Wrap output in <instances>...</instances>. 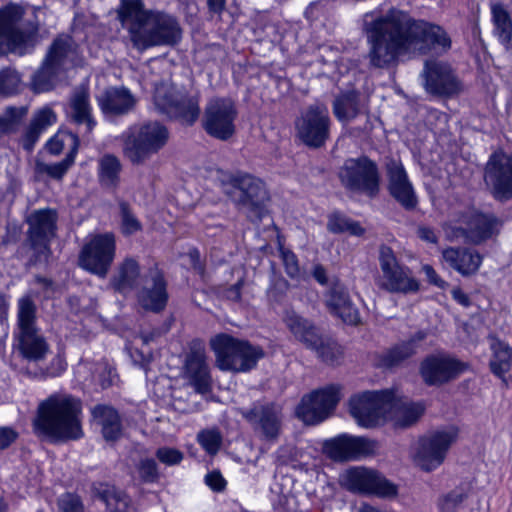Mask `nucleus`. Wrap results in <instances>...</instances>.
Segmentation results:
<instances>
[{"mask_svg":"<svg viewBox=\"0 0 512 512\" xmlns=\"http://www.w3.org/2000/svg\"><path fill=\"white\" fill-rule=\"evenodd\" d=\"M362 28L369 44L367 58L374 68H389L411 50L426 54L432 48L446 51L451 47V40L441 27L415 20L397 8L365 13Z\"/></svg>","mask_w":512,"mask_h":512,"instance_id":"f257e3e1","label":"nucleus"},{"mask_svg":"<svg viewBox=\"0 0 512 512\" xmlns=\"http://www.w3.org/2000/svg\"><path fill=\"white\" fill-rule=\"evenodd\" d=\"M118 18L127 25L133 47L139 51L156 46L173 47L182 39V28L175 16L147 10L142 0H121Z\"/></svg>","mask_w":512,"mask_h":512,"instance_id":"f03ea898","label":"nucleus"},{"mask_svg":"<svg viewBox=\"0 0 512 512\" xmlns=\"http://www.w3.org/2000/svg\"><path fill=\"white\" fill-rule=\"evenodd\" d=\"M81 401L66 393H54L41 401L33 421L35 430L59 441L77 440L83 436Z\"/></svg>","mask_w":512,"mask_h":512,"instance_id":"7ed1b4c3","label":"nucleus"},{"mask_svg":"<svg viewBox=\"0 0 512 512\" xmlns=\"http://www.w3.org/2000/svg\"><path fill=\"white\" fill-rule=\"evenodd\" d=\"M224 192L239 211L253 223H259L267 214L269 194L265 184L248 173L236 172L223 177Z\"/></svg>","mask_w":512,"mask_h":512,"instance_id":"20e7f679","label":"nucleus"},{"mask_svg":"<svg viewBox=\"0 0 512 512\" xmlns=\"http://www.w3.org/2000/svg\"><path fill=\"white\" fill-rule=\"evenodd\" d=\"M24 14L20 5L8 4L0 8V55L22 56L34 48L38 26L31 22L22 23Z\"/></svg>","mask_w":512,"mask_h":512,"instance_id":"39448f33","label":"nucleus"},{"mask_svg":"<svg viewBox=\"0 0 512 512\" xmlns=\"http://www.w3.org/2000/svg\"><path fill=\"white\" fill-rule=\"evenodd\" d=\"M210 345L216 356V366L223 371L248 372L264 357L261 347L226 333L214 336Z\"/></svg>","mask_w":512,"mask_h":512,"instance_id":"423d86ee","label":"nucleus"},{"mask_svg":"<svg viewBox=\"0 0 512 512\" xmlns=\"http://www.w3.org/2000/svg\"><path fill=\"white\" fill-rule=\"evenodd\" d=\"M169 139L167 128L157 121L130 127L121 135L123 155L133 165H143Z\"/></svg>","mask_w":512,"mask_h":512,"instance_id":"0eeeda50","label":"nucleus"},{"mask_svg":"<svg viewBox=\"0 0 512 512\" xmlns=\"http://www.w3.org/2000/svg\"><path fill=\"white\" fill-rule=\"evenodd\" d=\"M338 178L349 192L376 198L380 192V173L376 162L362 155L348 158L339 168Z\"/></svg>","mask_w":512,"mask_h":512,"instance_id":"6e6552de","label":"nucleus"},{"mask_svg":"<svg viewBox=\"0 0 512 512\" xmlns=\"http://www.w3.org/2000/svg\"><path fill=\"white\" fill-rule=\"evenodd\" d=\"M295 136L305 146L320 149L330 138L331 118L324 104L315 103L302 110L295 119Z\"/></svg>","mask_w":512,"mask_h":512,"instance_id":"1a4fd4ad","label":"nucleus"},{"mask_svg":"<svg viewBox=\"0 0 512 512\" xmlns=\"http://www.w3.org/2000/svg\"><path fill=\"white\" fill-rule=\"evenodd\" d=\"M392 391H364L353 395L349 400L352 417L364 428H374L386 421Z\"/></svg>","mask_w":512,"mask_h":512,"instance_id":"9d476101","label":"nucleus"},{"mask_svg":"<svg viewBox=\"0 0 512 512\" xmlns=\"http://www.w3.org/2000/svg\"><path fill=\"white\" fill-rule=\"evenodd\" d=\"M116 254V241L112 233L92 237L81 249L78 264L84 270L105 278Z\"/></svg>","mask_w":512,"mask_h":512,"instance_id":"9b49d317","label":"nucleus"},{"mask_svg":"<svg viewBox=\"0 0 512 512\" xmlns=\"http://www.w3.org/2000/svg\"><path fill=\"white\" fill-rule=\"evenodd\" d=\"M237 115L236 105L231 98H212L204 110L203 128L209 136L227 141L235 134Z\"/></svg>","mask_w":512,"mask_h":512,"instance_id":"f8f14e48","label":"nucleus"},{"mask_svg":"<svg viewBox=\"0 0 512 512\" xmlns=\"http://www.w3.org/2000/svg\"><path fill=\"white\" fill-rule=\"evenodd\" d=\"M378 260L382 271L381 288L388 292L404 294L419 290V283L412 275L411 270L398 262L389 246H380Z\"/></svg>","mask_w":512,"mask_h":512,"instance_id":"ddd939ff","label":"nucleus"},{"mask_svg":"<svg viewBox=\"0 0 512 512\" xmlns=\"http://www.w3.org/2000/svg\"><path fill=\"white\" fill-rule=\"evenodd\" d=\"M71 47L72 39L69 36H61L53 41L42 66L32 77L31 88L34 92H47L55 87Z\"/></svg>","mask_w":512,"mask_h":512,"instance_id":"4468645a","label":"nucleus"},{"mask_svg":"<svg viewBox=\"0 0 512 512\" xmlns=\"http://www.w3.org/2000/svg\"><path fill=\"white\" fill-rule=\"evenodd\" d=\"M484 183L498 202L512 199V155L502 151L491 154L484 168Z\"/></svg>","mask_w":512,"mask_h":512,"instance_id":"2eb2a0df","label":"nucleus"},{"mask_svg":"<svg viewBox=\"0 0 512 512\" xmlns=\"http://www.w3.org/2000/svg\"><path fill=\"white\" fill-rule=\"evenodd\" d=\"M458 430L451 427L436 431L419 441L414 462L424 471H432L440 466L451 445L456 441Z\"/></svg>","mask_w":512,"mask_h":512,"instance_id":"dca6fc26","label":"nucleus"},{"mask_svg":"<svg viewBox=\"0 0 512 512\" xmlns=\"http://www.w3.org/2000/svg\"><path fill=\"white\" fill-rule=\"evenodd\" d=\"M341 398V387L329 385L305 395L296 413L306 424H317L325 420L335 409Z\"/></svg>","mask_w":512,"mask_h":512,"instance_id":"f3484780","label":"nucleus"},{"mask_svg":"<svg viewBox=\"0 0 512 512\" xmlns=\"http://www.w3.org/2000/svg\"><path fill=\"white\" fill-rule=\"evenodd\" d=\"M342 484L349 491L372 494L379 497H394L397 487L378 471L366 467H353L342 475Z\"/></svg>","mask_w":512,"mask_h":512,"instance_id":"a211bd4d","label":"nucleus"},{"mask_svg":"<svg viewBox=\"0 0 512 512\" xmlns=\"http://www.w3.org/2000/svg\"><path fill=\"white\" fill-rule=\"evenodd\" d=\"M57 218L53 209L35 210L27 218V242L37 261L48 256L49 243L55 236Z\"/></svg>","mask_w":512,"mask_h":512,"instance_id":"6ab92c4d","label":"nucleus"},{"mask_svg":"<svg viewBox=\"0 0 512 512\" xmlns=\"http://www.w3.org/2000/svg\"><path fill=\"white\" fill-rule=\"evenodd\" d=\"M242 415L261 440L276 442L279 439L283 425L280 406L274 403H257L242 412Z\"/></svg>","mask_w":512,"mask_h":512,"instance_id":"aec40b11","label":"nucleus"},{"mask_svg":"<svg viewBox=\"0 0 512 512\" xmlns=\"http://www.w3.org/2000/svg\"><path fill=\"white\" fill-rule=\"evenodd\" d=\"M378 442L366 437L343 434L325 441L323 450L332 460L351 461L375 455Z\"/></svg>","mask_w":512,"mask_h":512,"instance_id":"412c9836","label":"nucleus"},{"mask_svg":"<svg viewBox=\"0 0 512 512\" xmlns=\"http://www.w3.org/2000/svg\"><path fill=\"white\" fill-rule=\"evenodd\" d=\"M467 364L447 354H433L423 359L420 375L429 386H441L457 379Z\"/></svg>","mask_w":512,"mask_h":512,"instance_id":"4be33fe9","label":"nucleus"},{"mask_svg":"<svg viewBox=\"0 0 512 512\" xmlns=\"http://www.w3.org/2000/svg\"><path fill=\"white\" fill-rule=\"evenodd\" d=\"M423 76L425 90L433 96L452 98L462 91L460 80L447 63L426 61Z\"/></svg>","mask_w":512,"mask_h":512,"instance_id":"5701e85b","label":"nucleus"},{"mask_svg":"<svg viewBox=\"0 0 512 512\" xmlns=\"http://www.w3.org/2000/svg\"><path fill=\"white\" fill-rule=\"evenodd\" d=\"M138 302L142 308L154 313L163 311L168 302L167 282L163 272L151 267L144 278V286L138 292Z\"/></svg>","mask_w":512,"mask_h":512,"instance_id":"b1692460","label":"nucleus"},{"mask_svg":"<svg viewBox=\"0 0 512 512\" xmlns=\"http://www.w3.org/2000/svg\"><path fill=\"white\" fill-rule=\"evenodd\" d=\"M385 168L390 195L405 209H414L417 205V197L402 163L389 159Z\"/></svg>","mask_w":512,"mask_h":512,"instance_id":"393cba45","label":"nucleus"},{"mask_svg":"<svg viewBox=\"0 0 512 512\" xmlns=\"http://www.w3.org/2000/svg\"><path fill=\"white\" fill-rule=\"evenodd\" d=\"M503 224L504 220L493 213L476 212L469 217L466 228H460L458 232L466 242L479 245L497 236Z\"/></svg>","mask_w":512,"mask_h":512,"instance_id":"a878e982","label":"nucleus"},{"mask_svg":"<svg viewBox=\"0 0 512 512\" xmlns=\"http://www.w3.org/2000/svg\"><path fill=\"white\" fill-rule=\"evenodd\" d=\"M325 304L333 315L339 317L344 323L357 325L360 322L358 309L353 304L346 287L334 280L325 293Z\"/></svg>","mask_w":512,"mask_h":512,"instance_id":"bb28decb","label":"nucleus"},{"mask_svg":"<svg viewBox=\"0 0 512 512\" xmlns=\"http://www.w3.org/2000/svg\"><path fill=\"white\" fill-rule=\"evenodd\" d=\"M98 105L107 117L122 116L133 110L135 97L124 87H111L97 97Z\"/></svg>","mask_w":512,"mask_h":512,"instance_id":"cd10ccee","label":"nucleus"},{"mask_svg":"<svg viewBox=\"0 0 512 512\" xmlns=\"http://www.w3.org/2000/svg\"><path fill=\"white\" fill-rule=\"evenodd\" d=\"M186 374L195 391L200 394H206L211 389V378L204 348L199 345L191 350L187 356Z\"/></svg>","mask_w":512,"mask_h":512,"instance_id":"c85d7f7f","label":"nucleus"},{"mask_svg":"<svg viewBox=\"0 0 512 512\" xmlns=\"http://www.w3.org/2000/svg\"><path fill=\"white\" fill-rule=\"evenodd\" d=\"M16 340L20 355L29 362H39L49 352V344L40 329L18 332Z\"/></svg>","mask_w":512,"mask_h":512,"instance_id":"c756f323","label":"nucleus"},{"mask_svg":"<svg viewBox=\"0 0 512 512\" xmlns=\"http://www.w3.org/2000/svg\"><path fill=\"white\" fill-rule=\"evenodd\" d=\"M443 259L462 276L474 275L482 263V256L469 248H447L442 253Z\"/></svg>","mask_w":512,"mask_h":512,"instance_id":"7c9ffc66","label":"nucleus"},{"mask_svg":"<svg viewBox=\"0 0 512 512\" xmlns=\"http://www.w3.org/2000/svg\"><path fill=\"white\" fill-rule=\"evenodd\" d=\"M283 321L296 340L311 349L321 337L318 328L309 319H306L293 310H286Z\"/></svg>","mask_w":512,"mask_h":512,"instance_id":"2f4dec72","label":"nucleus"},{"mask_svg":"<svg viewBox=\"0 0 512 512\" xmlns=\"http://www.w3.org/2000/svg\"><path fill=\"white\" fill-rule=\"evenodd\" d=\"M70 118L77 125L84 126L85 133H90L96 122L92 116L89 90L85 86L77 87L70 98Z\"/></svg>","mask_w":512,"mask_h":512,"instance_id":"473e14b6","label":"nucleus"},{"mask_svg":"<svg viewBox=\"0 0 512 512\" xmlns=\"http://www.w3.org/2000/svg\"><path fill=\"white\" fill-rule=\"evenodd\" d=\"M139 278L140 266L138 262L134 258L127 257L116 267L110 284L115 291L126 294L138 286Z\"/></svg>","mask_w":512,"mask_h":512,"instance_id":"72a5a7b5","label":"nucleus"},{"mask_svg":"<svg viewBox=\"0 0 512 512\" xmlns=\"http://www.w3.org/2000/svg\"><path fill=\"white\" fill-rule=\"evenodd\" d=\"M92 415L96 423L101 426V432L106 441H116L121 437L122 424L120 416L112 406L98 404L93 407Z\"/></svg>","mask_w":512,"mask_h":512,"instance_id":"f704fd0d","label":"nucleus"},{"mask_svg":"<svg viewBox=\"0 0 512 512\" xmlns=\"http://www.w3.org/2000/svg\"><path fill=\"white\" fill-rule=\"evenodd\" d=\"M424 412L420 403H409L395 400L392 393L391 404L388 406L386 421H392L395 427L406 428L414 424Z\"/></svg>","mask_w":512,"mask_h":512,"instance_id":"c9c22d12","label":"nucleus"},{"mask_svg":"<svg viewBox=\"0 0 512 512\" xmlns=\"http://www.w3.org/2000/svg\"><path fill=\"white\" fill-rule=\"evenodd\" d=\"M426 336V332L418 331L409 340L396 345L390 350H387L380 357L381 365L387 368H391L410 358L416 353L418 344L423 341Z\"/></svg>","mask_w":512,"mask_h":512,"instance_id":"e433bc0d","label":"nucleus"},{"mask_svg":"<svg viewBox=\"0 0 512 512\" xmlns=\"http://www.w3.org/2000/svg\"><path fill=\"white\" fill-rule=\"evenodd\" d=\"M95 496L106 504L110 512H135L130 497L115 487L99 484L94 488Z\"/></svg>","mask_w":512,"mask_h":512,"instance_id":"4c0bfd02","label":"nucleus"},{"mask_svg":"<svg viewBox=\"0 0 512 512\" xmlns=\"http://www.w3.org/2000/svg\"><path fill=\"white\" fill-rule=\"evenodd\" d=\"M122 163L111 153L102 155L98 160V180L102 187L116 189L120 183Z\"/></svg>","mask_w":512,"mask_h":512,"instance_id":"58836bf2","label":"nucleus"},{"mask_svg":"<svg viewBox=\"0 0 512 512\" xmlns=\"http://www.w3.org/2000/svg\"><path fill=\"white\" fill-rule=\"evenodd\" d=\"M492 22L494 25V34L499 41L506 47H512V19L509 12L502 4L495 3L491 5Z\"/></svg>","mask_w":512,"mask_h":512,"instance_id":"ea45409f","label":"nucleus"},{"mask_svg":"<svg viewBox=\"0 0 512 512\" xmlns=\"http://www.w3.org/2000/svg\"><path fill=\"white\" fill-rule=\"evenodd\" d=\"M56 121V115L52 109L45 107L39 110L31 120L25 132L24 148L31 150L40 134Z\"/></svg>","mask_w":512,"mask_h":512,"instance_id":"a19ab883","label":"nucleus"},{"mask_svg":"<svg viewBox=\"0 0 512 512\" xmlns=\"http://www.w3.org/2000/svg\"><path fill=\"white\" fill-rule=\"evenodd\" d=\"M333 113L340 122H349L360 113V98L356 92L338 95L333 101Z\"/></svg>","mask_w":512,"mask_h":512,"instance_id":"79ce46f5","label":"nucleus"},{"mask_svg":"<svg viewBox=\"0 0 512 512\" xmlns=\"http://www.w3.org/2000/svg\"><path fill=\"white\" fill-rule=\"evenodd\" d=\"M178 93L173 85L162 81L155 84L153 100L156 108L163 114H175L177 109L173 104L178 100Z\"/></svg>","mask_w":512,"mask_h":512,"instance_id":"37998d69","label":"nucleus"},{"mask_svg":"<svg viewBox=\"0 0 512 512\" xmlns=\"http://www.w3.org/2000/svg\"><path fill=\"white\" fill-rule=\"evenodd\" d=\"M493 356L490 360V369L496 376L503 378L511 369L512 365V348L502 342L496 341L491 346Z\"/></svg>","mask_w":512,"mask_h":512,"instance_id":"c03bdc74","label":"nucleus"},{"mask_svg":"<svg viewBox=\"0 0 512 512\" xmlns=\"http://www.w3.org/2000/svg\"><path fill=\"white\" fill-rule=\"evenodd\" d=\"M315 346L311 350L315 351L318 358L325 364L335 366L342 362L343 348L333 339L321 335Z\"/></svg>","mask_w":512,"mask_h":512,"instance_id":"a18cd8bd","label":"nucleus"},{"mask_svg":"<svg viewBox=\"0 0 512 512\" xmlns=\"http://www.w3.org/2000/svg\"><path fill=\"white\" fill-rule=\"evenodd\" d=\"M178 110L175 114H168L170 118L179 119L186 124H193L200 114L199 99L197 96L180 94L178 100L173 104Z\"/></svg>","mask_w":512,"mask_h":512,"instance_id":"49530a36","label":"nucleus"},{"mask_svg":"<svg viewBox=\"0 0 512 512\" xmlns=\"http://www.w3.org/2000/svg\"><path fill=\"white\" fill-rule=\"evenodd\" d=\"M37 307L30 296L18 300L17 327L18 332L39 329L36 325Z\"/></svg>","mask_w":512,"mask_h":512,"instance_id":"de8ad7c7","label":"nucleus"},{"mask_svg":"<svg viewBox=\"0 0 512 512\" xmlns=\"http://www.w3.org/2000/svg\"><path fill=\"white\" fill-rule=\"evenodd\" d=\"M76 153L77 142L75 141L72 149L62 161L55 164L37 162L36 171L40 174H46L53 179H62L68 169L73 165Z\"/></svg>","mask_w":512,"mask_h":512,"instance_id":"09e8293b","label":"nucleus"},{"mask_svg":"<svg viewBox=\"0 0 512 512\" xmlns=\"http://www.w3.org/2000/svg\"><path fill=\"white\" fill-rule=\"evenodd\" d=\"M120 229L123 235L130 236L142 230V224L133 212L130 204L124 200L118 202Z\"/></svg>","mask_w":512,"mask_h":512,"instance_id":"8fccbe9b","label":"nucleus"},{"mask_svg":"<svg viewBox=\"0 0 512 512\" xmlns=\"http://www.w3.org/2000/svg\"><path fill=\"white\" fill-rule=\"evenodd\" d=\"M197 441L209 455H215L222 445V435L219 429H203L197 434Z\"/></svg>","mask_w":512,"mask_h":512,"instance_id":"3c124183","label":"nucleus"},{"mask_svg":"<svg viewBox=\"0 0 512 512\" xmlns=\"http://www.w3.org/2000/svg\"><path fill=\"white\" fill-rule=\"evenodd\" d=\"M140 479L145 483H155L160 478L158 465L152 458L141 459L137 465Z\"/></svg>","mask_w":512,"mask_h":512,"instance_id":"603ef678","label":"nucleus"},{"mask_svg":"<svg viewBox=\"0 0 512 512\" xmlns=\"http://www.w3.org/2000/svg\"><path fill=\"white\" fill-rule=\"evenodd\" d=\"M20 85L19 74L11 69L0 72V95L7 96L15 93Z\"/></svg>","mask_w":512,"mask_h":512,"instance_id":"864d4df0","label":"nucleus"},{"mask_svg":"<svg viewBox=\"0 0 512 512\" xmlns=\"http://www.w3.org/2000/svg\"><path fill=\"white\" fill-rule=\"evenodd\" d=\"M466 497L467 494L463 490H453L440 500V510L442 512H456Z\"/></svg>","mask_w":512,"mask_h":512,"instance_id":"5fc2aeb1","label":"nucleus"},{"mask_svg":"<svg viewBox=\"0 0 512 512\" xmlns=\"http://www.w3.org/2000/svg\"><path fill=\"white\" fill-rule=\"evenodd\" d=\"M156 458L167 466H174L181 463L184 458V454L172 447H160L155 452Z\"/></svg>","mask_w":512,"mask_h":512,"instance_id":"6e6d98bb","label":"nucleus"},{"mask_svg":"<svg viewBox=\"0 0 512 512\" xmlns=\"http://www.w3.org/2000/svg\"><path fill=\"white\" fill-rule=\"evenodd\" d=\"M58 508L61 512H83V504L79 496L65 493L58 499Z\"/></svg>","mask_w":512,"mask_h":512,"instance_id":"4d7b16f0","label":"nucleus"},{"mask_svg":"<svg viewBox=\"0 0 512 512\" xmlns=\"http://www.w3.org/2000/svg\"><path fill=\"white\" fill-rule=\"evenodd\" d=\"M65 369H66L65 361L60 356H56L50 361L49 365L45 369L40 368L38 371H35L33 373V376L41 377V378L57 377Z\"/></svg>","mask_w":512,"mask_h":512,"instance_id":"13d9d810","label":"nucleus"},{"mask_svg":"<svg viewBox=\"0 0 512 512\" xmlns=\"http://www.w3.org/2000/svg\"><path fill=\"white\" fill-rule=\"evenodd\" d=\"M282 260L285 266L286 273L291 278H296L300 276V267L298 264V260L296 255L289 250L281 251Z\"/></svg>","mask_w":512,"mask_h":512,"instance_id":"bf43d9fd","label":"nucleus"},{"mask_svg":"<svg viewBox=\"0 0 512 512\" xmlns=\"http://www.w3.org/2000/svg\"><path fill=\"white\" fill-rule=\"evenodd\" d=\"M349 218L344 217L340 214H333L329 217L327 223V229L332 233H343L346 232V227Z\"/></svg>","mask_w":512,"mask_h":512,"instance_id":"052dcab7","label":"nucleus"},{"mask_svg":"<svg viewBox=\"0 0 512 512\" xmlns=\"http://www.w3.org/2000/svg\"><path fill=\"white\" fill-rule=\"evenodd\" d=\"M205 483L216 492L223 491L226 486V481L219 471L208 473L205 477Z\"/></svg>","mask_w":512,"mask_h":512,"instance_id":"680f3d73","label":"nucleus"},{"mask_svg":"<svg viewBox=\"0 0 512 512\" xmlns=\"http://www.w3.org/2000/svg\"><path fill=\"white\" fill-rule=\"evenodd\" d=\"M243 284L244 281L240 279L235 284L224 289L222 293L223 297L231 301H239L241 299V289L243 287Z\"/></svg>","mask_w":512,"mask_h":512,"instance_id":"e2e57ef3","label":"nucleus"},{"mask_svg":"<svg viewBox=\"0 0 512 512\" xmlns=\"http://www.w3.org/2000/svg\"><path fill=\"white\" fill-rule=\"evenodd\" d=\"M17 433L8 427L0 428V449H6L9 447L17 438Z\"/></svg>","mask_w":512,"mask_h":512,"instance_id":"0e129e2a","label":"nucleus"},{"mask_svg":"<svg viewBox=\"0 0 512 512\" xmlns=\"http://www.w3.org/2000/svg\"><path fill=\"white\" fill-rule=\"evenodd\" d=\"M423 271L431 284L440 288H444L447 285V283L437 275L436 271L433 269L432 266L424 265Z\"/></svg>","mask_w":512,"mask_h":512,"instance_id":"69168bd1","label":"nucleus"},{"mask_svg":"<svg viewBox=\"0 0 512 512\" xmlns=\"http://www.w3.org/2000/svg\"><path fill=\"white\" fill-rule=\"evenodd\" d=\"M188 257L190 259V263H191L193 269L202 275L204 273V267L201 263V256H200V252L198 251V249L193 248V249L189 250Z\"/></svg>","mask_w":512,"mask_h":512,"instance_id":"338daca9","label":"nucleus"},{"mask_svg":"<svg viewBox=\"0 0 512 512\" xmlns=\"http://www.w3.org/2000/svg\"><path fill=\"white\" fill-rule=\"evenodd\" d=\"M417 235L423 241H426V242H429L432 244H436L438 241V237L435 234L434 230L429 227H426V226L419 227L417 230Z\"/></svg>","mask_w":512,"mask_h":512,"instance_id":"774afa93","label":"nucleus"}]
</instances>
